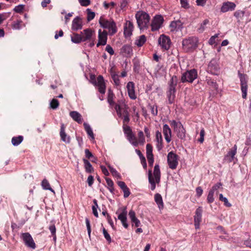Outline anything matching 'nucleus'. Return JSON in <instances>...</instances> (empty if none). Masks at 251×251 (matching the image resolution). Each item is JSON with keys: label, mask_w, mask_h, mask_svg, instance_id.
Wrapping results in <instances>:
<instances>
[{"label": "nucleus", "mask_w": 251, "mask_h": 251, "mask_svg": "<svg viewBox=\"0 0 251 251\" xmlns=\"http://www.w3.org/2000/svg\"><path fill=\"white\" fill-rule=\"evenodd\" d=\"M114 94L110 89L108 91L107 102L110 106H115V103L114 101Z\"/></svg>", "instance_id": "nucleus-36"}, {"label": "nucleus", "mask_w": 251, "mask_h": 251, "mask_svg": "<svg viewBox=\"0 0 251 251\" xmlns=\"http://www.w3.org/2000/svg\"><path fill=\"white\" fill-rule=\"evenodd\" d=\"M87 19L88 21L92 20L95 16V13L94 12L91 11L89 9H87Z\"/></svg>", "instance_id": "nucleus-54"}, {"label": "nucleus", "mask_w": 251, "mask_h": 251, "mask_svg": "<svg viewBox=\"0 0 251 251\" xmlns=\"http://www.w3.org/2000/svg\"><path fill=\"white\" fill-rule=\"evenodd\" d=\"M83 161L84 164V168L85 171L87 173H91L94 171V169L90 163V162L86 159H83Z\"/></svg>", "instance_id": "nucleus-38"}, {"label": "nucleus", "mask_w": 251, "mask_h": 251, "mask_svg": "<svg viewBox=\"0 0 251 251\" xmlns=\"http://www.w3.org/2000/svg\"><path fill=\"white\" fill-rule=\"evenodd\" d=\"M171 126L174 127V130L177 128L179 125H182L181 123H177L175 120H172L170 121Z\"/></svg>", "instance_id": "nucleus-63"}, {"label": "nucleus", "mask_w": 251, "mask_h": 251, "mask_svg": "<svg viewBox=\"0 0 251 251\" xmlns=\"http://www.w3.org/2000/svg\"><path fill=\"white\" fill-rule=\"evenodd\" d=\"M102 231H103V235H104L105 238L106 239V240L107 241V242L109 243H111V238L110 235L107 232V230L104 228H103L102 229Z\"/></svg>", "instance_id": "nucleus-56"}, {"label": "nucleus", "mask_w": 251, "mask_h": 251, "mask_svg": "<svg viewBox=\"0 0 251 251\" xmlns=\"http://www.w3.org/2000/svg\"><path fill=\"white\" fill-rule=\"evenodd\" d=\"M70 116L72 118L77 122L78 124H81L82 122V118L80 114L75 111H71L70 113Z\"/></svg>", "instance_id": "nucleus-30"}, {"label": "nucleus", "mask_w": 251, "mask_h": 251, "mask_svg": "<svg viewBox=\"0 0 251 251\" xmlns=\"http://www.w3.org/2000/svg\"><path fill=\"white\" fill-rule=\"evenodd\" d=\"M138 144H140L141 145H143L145 142V139L144 137V133L142 131H140L138 133Z\"/></svg>", "instance_id": "nucleus-47"}, {"label": "nucleus", "mask_w": 251, "mask_h": 251, "mask_svg": "<svg viewBox=\"0 0 251 251\" xmlns=\"http://www.w3.org/2000/svg\"><path fill=\"white\" fill-rule=\"evenodd\" d=\"M155 140L156 142V148L158 151H160L163 147V139L161 132L158 130L156 131L155 133Z\"/></svg>", "instance_id": "nucleus-26"}, {"label": "nucleus", "mask_w": 251, "mask_h": 251, "mask_svg": "<svg viewBox=\"0 0 251 251\" xmlns=\"http://www.w3.org/2000/svg\"><path fill=\"white\" fill-rule=\"evenodd\" d=\"M204 134H205V131H204V129L203 128H202L201 130V131H200V139H199V141L201 143H203V141H204Z\"/></svg>", "instance_id": "nucleus-64"}, {"label": "nucleus", "mask_w": 251, "mask_h": 251, "mask_svg": "<svg viewBox=\"0 0 251 251\" xmlns=\"http://www.w3.org/2000/svg\"><path fill=\"white\" fill-rule=\"evenodd\" d=\"M236 6L235 3L233 2H225L221 6V11L223 13H226L229 11H233L235 10Z\"/></svg>", "instance_id": "nucleus-17"}, {"label": "nucleus", "mask_w": 251, "mask_h": 251, "mask_svg": "<svg viewBox=\"0 0 251 251\" xmlns=\"http://www.w3.org/2000/svg\"><path fill=\"white\" fill-rule=\"evenodd\" d=\"M114 108L119 117H122L124 111H127L128 107L123 100H119L115 104Z\"/></svg>", "instance_id": "nucleus-12"}, {"label": "nucleus", "mask_w": 251, "mask_h": 251, "mask_svg": "<svg viewBox=\"0 0 251 251\" xmlns=\"http://www.w3.org/2000/svg\"><path fill=\"white\" fill-rule=\"evenodd\" d=\"M126 88L129 97L132 100H135L137 97L135 93L134 83L131 81L128 82Z\"/></svg>", "instance_id": "nucleus-21"}, {"label": "nucleus", "mask_w": 251, "mask_h": 251, "mask_svg": "<svg viewBox=\"0 0 251 251\" xmlns=\"http://www.w3.org/2000/svg\"><path fill=\"white\" fill-rule=\"evenodd\" d=\"M222 184L221 182L217 183L214 186H213V187L210 190L212 191L213 192H215L218 189H219L222 186Z\"/></svg>", "instance_id": "nucleus-61"}, {"label": "nucleus", "mask_w": 251, "mask_h": 251, "mask_svg": "<svg viewBox=\"0 0 251 251\" xmlns=\"http://www.w3.org/2000/svg\"><path fill=\"white\" fill-rule=\"evenodd\" d=\"M127 139L128 141L134 147H137L138 145V142L136 139V137L133 134V133L127 135L126 136Z\"/></svg>", "instance_id": "nucleus-37"}, {"label": "nucleus", "mask_w": 251, "mask_h": 251, "mask_svg": "<svg viewBox=\"0 0 251 251\" xmlns=\"http://www.w3.org/2000/svg\"><path fill=\"white\" fill-rule=\"evenodd\" d=\"M85 222H86L88 233L89 236L90 237L91 230L90 222V221L88 218H85Z\"/></svg>", "instance_id": "nucleus-59"}, {"label": "nucleus", "mask_w": 251, "mask_h": 251, "mask_svg": "<svg viewBox=\"0 0 251 251\" xmlns=\"http://www.w3.org/2000/svg\"><path fill=\"white\" fill-rule=\"evenodd\" d=\"M135 18L140 30L147 29L149 27L150 16L148 13L143 11H139L136 13Z\"/></svg>", "instance_id": "nucleus-2"}, {"label": "nucleus", "mask_w": 251, "mask_h": 251, "mask_svg": "<svg viewBox=\"0 0 251 251\" xmlns=\"http://www.w3.org/2000/svg\"><path fill=\"white\" fill-rule=\"evenodd\" d=\"M65 126L64 124H61L60 131V136L61 139L66 143H70L71 138L70 136H68L65 132Z\"/></svg>", "instance_id": "nucleus-25"}, {"label": "nucleus", "mask_w": 251, "mask_h": 251, "mask_svg": "<svg viewBox=\"0 0 251 251\" xmlns=\"http://www.w3.org/2000/svg\"><path fill=\"white\" fill-rule=\"evenodd\" d=\"M147 38L145 35H142L137 38L135 41V45L138 47H142L146 42Z\"/></svg>", "instance_id": "nucleus-35"}, {"label": "nucleus", "mask_w": 251, "mask_h": 251, "mask_svg": "<svg viewBox=\"0 0 251 251\" xmlns=\"http://www.w3.org/2000/svg\"><path fill=\"white\" fill-rule=\"evenodd\" d=\"M121 213L118 216V219L120 220L124 227L127 228L128 226V225L127 223V211L126 207H123L118 210L116 212V214H118L119 212Z\"/></svg>", "instance_id": "nucleus-10"}, {"label": "nucleus", "mask_w": 251, "mask_h": 251, "mask_svg": "<svg viewBox=\"0 0 251 251\" xmlns=\"http://www.w3.org/2000/svg\"><path fill=\"white\" fill-rule=\"evenodd\" d=\"M164 22L163 17L160 15H155L151 21V29L152 31L158 30L162 26Z\"/></svg>", "instance_id": "nucleus-7"}, {"label": "nucleus", "mask_w": 251, "mask_h": 251, "mask_svg": "<svg viewBox=\"0 0 251 251\" xmlns=\"http://www.w3.org/2000/svg\"><path fill=\"white\" fill-rule=\"evenodd\" d=\"M150 108L151 111V114L153 116H156L157 115L158 111H157V107L156 105H150Z\"/></svg>", "instance_id": "nucleus-57"}, {"label": "nucleus", "mask_w": 251, "mask_h": 251, "mask_svg": "<svg viewBox=\"0 0 251 251\" xmlns=\"http://www.w3.org/2000/svg\"><path fill=\"white\" fill-rule=\"evenodd\" d=\"M99 24L102 28L108 29L110 35H113L117 32L116 24L113 20L109 21L100 17L99 19Z\"/></svg>", "instance_id": "nucleus-3"}, {"label": "nucleus", "mask_w": 251, "mask_h": 251, "mask_svg": "<svg viewBox=\"0 0 251 251\" xmlns=\"http://www.w3.org/2000/svg\"><path fill=\"white\" fill-rule=\"evenodd\" d=\"M22 238L25 245L31 249H35L36 247V244L31 236L28 232L23 233Z\"/></svg>", "instance_id": "nucleus-9"}, {"label": "nucleus", "mask_w": 251, "mask_h": 251, "mask_svg": "<svg viewBox=\"0 0 251 251\" xmlns=\"http://www.w3.org/2000/svg\"><path fill=\"white\" fill-rule=\"evenodd\" d=\"M178 82L177 77L173 75L170 80L168 82V89L176 90V87Z\"/></svg>", "instance_id": "nucleus-32"}, {"label": "nucleus", "mask_w": 251, "mask_h": 251, "mask_svg": "<svg viewBox=\"0 0 251 251\" xmlns=\"http://www.w3.org/2000/svg\"><path fill=\"white\" fill-rule=\"evenodd\" d=\"M202 209L201 207H199L196 210L194 216V223H201V221Z\"/></svg>", "instance_id": "nucleus-33"}, {"label": "nucleus", "mask_w": 251, "mask_h": 251, "mask_svg": "<svg viewBox=\"0 0 251 251\" xmlns=\"http://www.w3.org/2000/svg\"><path fill=\"white\" fill-rule=\"evenodd\" d=\"M107 40V32L104 30L101 31V29L99 30L98 32V42L97 47L100 46H104L106 44Z\"/></svg>", "instance_id": "nucleus-14"}, {"label": "nucleus", "mask_w": 251, "mask_h": 251, "mask_svg": "<svg viewBox=\"0 0 251 251\" xmlns=\"http://www.w3.org/2000/svg\"><path fill=\"white\" fill-rule=\"evenodd\" d=\"M50 107L53 109H56L59 106V101L55 99H52L50 102Z\"/></svg>", "instance_id": "nucleus-53"}, {"label": "nucleus", "mask_w": 251, "mask_h": 251, "mask_svg": "<svg viewBox=\"0 0 251 251\" xmlns=\"http://www.w3.org/2000/svg\"><path fill=\"white\" fill-rule=\"evenodd\" d=\"M146 153L149 165L150 166H152L154 162V158L152 154V147L150 144H148L146 145Z\"/></svg>", "instance_id": "nucleus-18"}, {"label": "nucleus", "mask_w": 251, "mask_h": 251, "mask_svg": "<svg viewBox=\"0 0 251 251\" xmlns=\"http://www.w3.org/2000/svg\"><path fill=\"white\" fill-rule=\"evenodd\" d=\"M219 200L224 202V204L226 207L231 206V204L228 202V200L226 198L224 197L222 194L219 195Z\"/></svg>", "instance_id": "nucleus-48"}, {"label": "nucleus", "mask_w": 251, "mask_h": 251, "mask_svg": "<svg viewBox=\"0 0 251 251\" xmlns=\"http://www.w3.org/2000/svg\"><path fill=\"white\" fill-rule=\"evenodd\" d=\"M83 126H84L85 130L86 131L88 135L89 136H90L92 138V139H94V133H93V130H92L91 127H90V125L84 123L83 124Z\"/></svg>", "instance_id": "nucleus-42"}, {"label": "nucleus", "mask_w": 251, "mask_h": 251, "mask_svg": "<svg viewBox=\"0 0 251 251\" xmlns=\"http://www.w3.org/2000/svg\"><path fill=\"white\" fill-rule=\"evenodd\" d=\"M174 131L176 133L178 138L182 140L185 139L186 131L182 125H179Z\"/></svg>", "instance_id": "nucleus-27"}, {"label": "nucleus", "mask_w": 251, "mask_h": 251, "mask_svg": "<svg viewBox=\"0 0 251 251\" xmlns=\"http://www.w3.org/2000/svg\"><path fill=\"white\" fill-rule=\"evenodd\" d=\"M197 71L195 69H192L183 73L181 76L182 82H192L197 77Z\"/></svg>", "instance_id": "nucleus-6"}, {"label": "nucleus", "mask_w": 251, "mask_h": 251, "mask_svg": "<svg viewBox=\"0 0 251 251\" xmlns=\"http://www.w3.org/2000/svg\"><path fill=\"white\" fill-rule=\"evenodd\" d=\"M163 133L166 142L169 143L171 141L172 131L168 125H163Z\"/></svg>", "instance_id": "nucleus-22"}, {"label": "nucleus", "mask_w": 251, "mask_h": 251, "mask_svg": "<svg viewBox=\"0 0 251 251\" xmlns=\"http://www.w3.org/2000/svg\"><path fill=\"white\" fill-rule=\"evenodd\" d=\"M93 202L95 204V205H93V206H92L93 213L95 217H98L99 214H98V212L97 211V208L98 207V205L97 204V200L95 199L94 200Z\"/></svg>", "instance_id": "nucleus-50"}, {"label": "nucleus", "mask_w": 251, "mask_h": 251, "mask_svg": "<svg viewBox=\"0 0 251 251\" xmlns=\"http://www.w3.org/2000/svg\"><path fill=\"white\" fill-rule=\"evenodd\" d=\"M134 28V26L131 21H127L125 24L124 26V35L127 38L130 37L132 34Z\"/></svg>", "instance_id": "nucleus-19"}, {"label": "nucleus", "mask_w": 251, "mask_h": 251, "mask_svg": "<svg viewBox=\"0 0 251 251\" xmlns=\"http://www.w3.org/2000/svg\"><path fill=\"white\" fill-rule=\"evenodd\" d=\"M105 50L108 52L111 55L114 54V51L111 46L109 45H107L105 48Z\"/></svg>", "instance_id": "nucleus-62"}, {"label": "nucleus", "mask_w": 251, "mask_h": 251, "mask_svg": "<svg viewBox=\"0 0 251 251\" xmlns=\"http://www.w3.org/2000/svg\"><path fill=\"white\" fill-rule=\"evenodd\" d=\"M108 167L109 168V169L113 176L117 177L118 178H121L120 174L117 171V170L115 169H114L109 165H108Z\"/></svg>", "instance_id": "nucleus-44"}, {"label": "nucleus", "mask_w": 251, "mask_h": 251, "mask_svg": "<svg viewBox=\"0 0 251 251\" xmlns=\"http://www.w3.org/2000/svg\"><path fill=\"white\" fill-rule=\"evenodd\" d=\"M237 146L236 145H234L233 147L230 149L226 154L224 158V161L227 163H231L234 161V159H236L235 155L237 153Z\"/></svg>", "instance_id": "nucleus-11"}, {"label": "nucleus", "mask_w": 251, "mask_h": 251, "mask_svg": "<svg viewBox=\"0 0 251 251\" xmlns=\"http://www.w3.org/2000/svg\"><path fill=\"white\" fill-rule=\"evenodd\" d=\"M123 119V124H127L130 120L129 115L128 111H124V114L122 117Z\"/></svg>", "instance_id": "nucleus-45"}, {"label": "nucleus", "mask_w": 251, "mask_h": 251, "mask_svg": "<svg viewBox=\"0 0 251 251\" xmlns=\"http://www.w3.org/2000/svg\"><path fill=\"white\" fill-rule=\"evenodd\" d=\"M176 90L168 89L167 91L166 94L169 103L172 104L174 102L176 98Z\"/></svg>", "instance_id": "nucleus-28"}, {"label": "nucleus", "mask_w": 251, "mask_h": 251, "mask_svg": "<svg viewBox=\"0 0 251 251\" xmlns=\"http://www.w3.org/2000/svg\"><path fill=\"white\" fill-rule=\"evenodd\" d=\"M182 23L179 20L173 21L171 23L170 27L172 31H177L182 28Z\"/></svg>", "instance_id": "nucleus-31"}, {"label": "nucleus", "mask_w": 251, "mask_h": 251, "mask_svg": "<svg viewBox=\"0 0 251 251\" xmlns=\"http://www.w3.org/2000/svg\"><path fill=\"white\" fill-rule=\"evenodd\" d=\"M97 86L98 87V90L100 93L104 94L105 93V85L104 79L101 75H99L97 77Z\"/></svg>", "instance_id": "nucleus-23"}, {"label": "nucleus", "mask_w": 251, "mask_h": 251, "mask_svg": "<svg viewBox=\"0 0 251 251\" xmlns=\"http://www.w3.org/2000/svg\"><path fill=\"white\" fill-rule=\"evenodd\" d=\"M78 1L83 6H87L90 4V0H78Z\"/></svg>", "instance_id": "nucleus-60"}, {"label": "nucleus", "mask_w": 251, "mask_h": 251, "mask_svg": "<svg viewBox=\"0 0 251 251\" xmlns=\"http://www.w3.org/2000/svg\"><path fill=\"white\" fill-rule=\"evenodd\" d=\"M71 41L74 43H80L81 42H83L82 36L77 33H73L71 36Z\"/></svg>", "instance_id": "nucleus-39"}, {"label": "nucleus", "mask_w": 251, "mask_h": 251, "mask_svg": "<svg viewBox=\"0 0 251 251\" xmlns=\"http://www.w3.org/2000/svg\"><path fill=\"white\" fill-rule=\"evenodd\" d=\"M23 22L21 20H17L14 21L12 25V27L14 29H20L22 27Z\"/></svg>", "instance_id": "nucleus-46"}, {"label": "nucleus", "mask_w": 251, "mask_h": 251, "mask_svg": "<svg viewBox=\"0 0 251 251\" xmlns=\"http://www.w3.org/2000/svg\"><path fill=\"white\" fill-rule=\"evenodd\" d=\"M41 185L44 190H48L55 194L54 191L50 187L49 181L46 179H44L42 181Z\"/></svg>", "instance_id": "nucleus-40"}, {"label": "nucleus", "mask_w": 251, "mask_h": 251, "mask_svg": "<svg viewBox=\"0 0 251 251\" xmlns=\"http://www.w3.org/2000/svg\"><path fill=\"white\" fill-rule=\"evenodd\" d=\"M128 215L131 222L134 224L136 227H139L140 226L141 223L136 217L135 212L133 210H130L129 212Z\"/></svg>", "instance_id": "nucleus-29"}, {"label": "nucleus", "mask_w": 251, "mask_h": 251, "mask_svg": "<svg viewBox=\"0 0 251 251\" xmlns=\"http://www.w3.org/2000/svg\"><path fill=\"white\" fill-rule=\"evenodd\" d=\"M198 39L195 37H190L182 41L183 50L186 51H190L195 49L198 46Z\"/></svg>", "instance_id": "nucleus-4"}, {"label": "nucleus", "mask_w": 251, "mask_h": 251, "mask_svg": "<svg viewBox=\"0 0 251 251\" xmlns=\"http://www.w3.org/2000/svg\"><path fill=\"white\" fill-rule=\"evenodd\" d=\"M219 69L218 65L215 60H212L209 63L207 68L208 72L212 74L216 75Z\"/></svg>", "instance_id": "nucleus-24"}, {"label": "nucleus", "mask_w": 251, "mask_h": 251, "mask_svg": "<svg viewBox=\"0 0 251 251\" xmlns=\"http://www.w3.org/2000/svg\"><path fill=\"white\" fill-rule=\"evenodd\" d=\"M23 137L22 136H18L17 137H13L12 138L11 142L13 146H18L23 140Z\"/></svg>", "instance_id": "nucleus-41"}, {"label": "nucleus", "mask_w": 251, "mask_h": 251, "mask_svg": "<svg viewBox=\"0 0 251 251\" xmlns=\"http://www.w3.org/2000/svg\"><path fill=\"white\" fill-rule=\"evenodd\" d=\"M209 20L207 19L204 20L201 24L200 27L198 28L199 32H202L204 30L206 25L209 24Z\"/></svg>", "instance_id": "nucleus-52"}, {"label": "nucleus", "mask_w": 251, "mask_h": 251, "mask_svg": "<svg viewBox=\"0 0 251 251\" xmlns=\"http://www.w3.org/2000/svg\"><path fill=\"white\" fill-rule=\"evenodd\" d=\"M178 156L171 151L168 153L167 155V162L169 168L172 170L176 169L178 164Z\"/></svg>", "instance_id": "nucleus-8"}, {"label": "nucleus", "mask_w": 251, "mask_h": 251, "mask_svg": "<svg viewBox=\"0 0 251 251\" xmlns=\"http://www.w3.org/2000/svg\"><path fill=\"white\" fill-rule=\"evenodd\" d=\"M161 178V173L158 164H155L154 167L153 173L151 170L148 172V179L150 184V189L153 191L156 188V184H159Z\"/></svg>", "instance_id": "nucleus-1"}, {"label": "nucleus", "mask_w": 251, "mask_h": 251, "mask_svg": "<svg viewBox=\"0 0 251 251\" xmlns=\"http://www.w3.org/2000/svg\"><path fill=\"white\" fill-rule=\"evenodd\" d=\"M171 43L170 39L163 34L161 35L158 39L159 45L162 49L166 50L170 49Z\"/></svg>", "instance_id": "nucleus-13"}, {"label": "nucleus", "mask_w": 251, "mask_h": 251, "mask_svg": "<svg viewBox=\"0 0 251 251\" xmlns=\"http://www.w3.org/2000/svg\"><path fill=\"white\" fill-rule=\"evenodd\" d=\"M123 130H124V133H125V134L126 135V136L127 135H129L130 133H132L131 129L127 125L123 124Z\"/></svg>", "instance_id": "nucleus-51"}, {"label": "nucleus", "mask_w": 251, "mask_h": 251, "mask_svg": "<svg viewBox=\"0 0 251 251\" xmlns=\"http://www.w3.org/2000/svg\"><path fill=\"white\" fill-rule=\"evenodd\" d=\"M214 192L210 190L207 195V201L209 203H211L214 201Z\"/></svg>", "instance_id": "nucleus-49"}, {"label": "nucleus", "mask_w": 251, "mask_h": 251, "mask_svg": "<svg viewBox=\"0 0 251 251\" xmlns=\"http://www.w3.org/2000/svg\"><path fill=\"white\" fill-rule=\"evenodd\" d=\"M154 201L158 205V207L160 210L162 209L164 207L163 202L162 196L160 194L157 193L154 195Z\"/></svg>", "instance_id": "nucleus-34"}, {"label": "nucleus", "mask_w": 251, "mask_h": 251, "mask_svg": "<svg viewBox=\"0 0 251 251\" xmlns=\"http://www.w3.org/2000/svg\"><path fill=\"white\" fill-rule=\"evenodd\" d=\"M244 15L245 11L240 10H237L234 13V16L237 19L238 22L242 19Z\"/></svg>", "instance_id": "nucleus-43"}, {"label": "nucleus", "mask_w": 251, "mask_h": 251, "mask_svg": "<svg viewBox=\"0 0 251 251\" xmlns=\"http://www.w3.org/2000/svg\"><path fill=\"white\" fill-rule=\"evenodd\" d=\"M120 54L126 57H130L133 54L132 47L130 45H124L120 49Z\"/></svg>", "instance_id": "nucleus-16"}, {"label": "nucleus", "mask_w": 251, "mask_h": 251, "mask_svg": "<svg viewBox=\"0 0 251 251\" xmlns=\"http://www.w3.org/2000/svg\"><path fill=\"white\" fill-rule=\"evenodd\" d=\"M238 76L240 78L241 90L242 93V98L244 99L247 98V89H248V76L246 75L241 74L239 71L238 72Z\"/></svg>", "instance_id": "nucleus-5"}, {"label": "nucleus", "mask_w": 251, "mask_h": 251, "mask_svg": "<svg viewBox=\"0 0 251 251\" xmlns=\"http://www.w3.org/2000/svg\"><path fill=\"white\" fill-rule=\"evenodd\" d=\"M24 8V5L23 4H20L18 6H15L14 8V11L16 13H21L23 11Z\"/></svg>", "instance_id": "nucleus-58"}, {"label": "nucleus", "mask_w": 251, "mask_h": 251, "mask_svg": "<svg viewBox=\"0 0 251 251\" xmlns=\"http://www.w3.org/2000/svg\"><path fill=\"white\" fill-rule=\"evenodd\" d=\"M82 20L79 17H75L72 21V29L77 31L81 29L82 28Z\"/></svg>", "instance_id": "nucleus-20"}, {"label": "nucleus", "mask_w": 251, "mask_h": 251, "mask_svg": "<svg viewBox=\"0 0 251 251\" xmlns=\"http://www.w3.org/2000/svg\"><path fill=\"white\" fill-rule=\"evenodd\" d=\"M133 62L134 71L135 72H138V71L140 68V63H139V61L137 59H134L133 60Z\"/></svg>", "instance_id": "nucleus-55"}, {"label": "nucleus", "mask_w": 251, "mask_h": 251, "mask_svg": "<svg viewBox=\"0 0 251 251\" xmlns=\"http://www.w3.org/2000/svg\"><path fill=\"white\" fill-rule=\"evenodd\" d=\"M82 38L83 42L89 40L91 41L93 38V37L95 35V31L91 28H87L81 32Z\"/></svg>", "instance_id": "nucleus-15"}]
</instances>
